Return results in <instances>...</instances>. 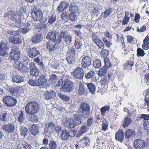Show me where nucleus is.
Wrapping results in <instances>:
<instances>
[{
    "instance_id": "nucleus-1",
    "label": "nucleus",
    "mask_w": 149,
    "mask_h": 149,
    "mask_svg": "<svg viewBox=\"0 0 149 149\" xmlns=\"http://www.w3.org/2000/svg\"><path fill=\"white\" fill-rule=\"evenodd\" d=\"M56 31H53L48 33L46 36V38L47 39H50L47 42V48L50 51H54L56 45V44L59 43H57Z\"/></svg>"
},
{
    "instance_id": "nucleus-2",
    "label": "nucleus",
    "mask_w": 149,
    "mask_h": 149,
    "mask_svg": "<svg viewBox=\"0 0 149 149\" xmlns=\"http://www.w3.org/2000/svg\"><path fill=\"white\" fill-rule=\"evenodd\" d=\"M40 109L38 104L35 102H30L26 105L25 110L26 113L30 115H35Z\"/></svg>"
},
{
    "instance_id": "nucleus-3",
    "label": "nucleus",
    "mask_w": 149,
    "mask_h": 149,
    "mask_svg": "<svg viewBox=\"0 0 149 149\" xmlns=\"http://www.w3.org/2000/svg\"><path fill=\"white\" fill-rule=\"evenodd\" d=\"M90 109L88 104L85 103L81 104L78 113L84 118H88L90 114Z\"/></svg>"
},
{
    "instance_id": "nucleus-4",
    "label": "nucleus",
    "mask_w": 149,
    "mask_h": 149,
    "mask_svg": "<svg viewBox=\"0 0 149 149\" xmlns=\"http://www.w3.org/2000/svg\"><path fill=\"white\" fill-rule=\"evenodd\" d=\"M2 101L4 105L8 107L15 106L17 103V100L15 98L9 95L4 97Z\"/></svg>"
},
{
    "instance_id": "nucleus-5",
    "label": "nucleus",
    "mask_w": 149,
    "mask_h": 149,
    "mask_svg": "<svg viewBox=\"0 0 149 149\" xmlns=\"http://www.w3.org/2000/svg\"><path fill=\"white\" fill-rule=\"evenodd\" d=\"M33 12H32V17L34 21H39L40 22L45 23L47 20L45 17V19L43 18V14L41 11L39 9L35 8L33 10Z\"/></svg>"
},
{
    "instance_id": "nucleus-6",
    "label": "nucleus",
    "mask_w": 149,
    "mask_h": 149,
    "mask_svg": "<svg viewBox=\"0 0 149 149\" xmlns=\"http://www.w3.org/2000/svg\"><path fill=\"white\" fill-rule=\"evenodd\" d=\"M22 13L21 11H19L17 12L16 14H15L14 12L12 10H10L8 13V15H9L10 14L11 15V17H10V19L20 24L21 23V15ZM8 17L9 18V17Z\"/></svg>"
},
{
    "instance_id": "nucleus-7",
    "label": "nucleus",
    "mask_w": 149,
    "mask_h": 149,
    "mask_svg": "<svg viewBox=\"0 0 149 149\" xmlns=\"http://www.w3.org/2000/svg\"><path fill=\"white\" fill-rule=\"evenodd\" d=\"M74 88L73 83L70 81H65L64 85L60 88L61 91L64 92H71Z\"/></svg>"
},
{
    "instance_id": "nucleus-8",
    "label": "nucleus",
    "mask_w": 149,
    "mask_h": 149,
    "mask_svg": "<svg viewBox=\"0 0 149 149\" xmlns=\"http://www.w3.org/2000/svg\"><path fill=\"white\" fill-rule=\"evenodd\" d=\"M92 38L93 42L96 44L100 49H103L104 47L103 43L99 38L97 33L93 32L92 34Z\"/></svg>"
},
{
    "instance_id": "nucleus-9",
    "label": "nucleus",
    "mask_w": 149,
    "mask_h": 149,
    "mask_svg": "<svg viewBox=\"0 0 149 149\" xmlns=\"http://www.w3.org/2000/svg\"><path fill=\"white\" fill-rule=\"evenodd\" d=\"M92 58L91 57L86 55L82 58L81 62V67L84 69L87 68L91 65Z\"/></svg>"
},
{
    "instance_id": "nucleus-10",
    "label": "nucleus",
    "mask_w": 149,
    "mask_h": 149,
    "mask_svg": "<svg viewBox=\"0 0 149 149\" xmlns=\"http://www.w3.org/2000/svg\"><path fill=\"white\" fill-rule=\"evenodd\" d=\"M84 70L79 67L76 68L73 73V77L77 79H81L84 76Z\"/></svg>"
},
{
    "instance_id": "nucleus-11",
    "label": "nucleus",
    "mask_w": 149,
    "mask_h": 149,
    "mask_svg": "<svg viewBox=\"0 0 149 149\" xmlns=\"http://www.w3.org/2000/svg\"><path fill=\"white\" fill-rule=\"evenodd\" d=\"M146 144L144 140L136 139L134 141L133 147L135 149H143L146 147Z\"/></svg>"
},
{
    "instance_id": "nucleus-12",
    "label": "nucleus",
    "mask_w": 149,
    "mask_h": 149,
    "mask_svg": "<svg viewBox=\"0 0 149 149\" xmlns=\"http://www.w3.org/2000/svg\"><path fill=\"white\" fill-rule=\"evenodd\" d=\"M64 125L65 127L70 129L74 128L77 125L73 119L69 118L65 119L64 123Z\"/></svg>"
},
{
    "instance_id": "nucleus-13",
    "label": "nucleus",
    "mask_w": 149,
    "mask_h": 149,
    "mask_svg": "<svg viewBox=\"0 0 149 149\" xmlns=\"http://www.w3.org/2000/svg\"><path fill=\"white\" fill-rule=\"evenodd\" d=\"M30 72L31 75L33 76H35L37 77L39 75L40 71L38 68L35 65L33 62H31L29 64Z\"/></svg>"
},
{
    "instance_id": "nucleus-14",
    "label": "nucleus",
    "mask_w": 149,
    "mask_h": 149,
    "mask_svg": "<svg viewBox=\"0 0 149 149\" xmlns=\"http://www.w3.org/2000/svg\"><path fill=\"white\" fill-rule=\"evenodd\" d=\"M55 125L52 121H50L47 123L45 128V132L46 133L49 134L52 133L54 131V128L55 127Z\"/></svg>"
},
{
    "instance_id": "nucleus-15",
    "label": "nucleus",
    "mask_w": 149,
    "mask_h": 149,
    "mask_svg": "<svg viewBox=\"0 0 149 149\" xmlns=\"http://www.w3.org/2000/svg\"><path fill=\"white\" fill-rule=\"evenodd\" d=\"M9 49L7 44L1 42L0 43V55L4 56L8 55Z\"/></svg>"
},
{
    "instance_id": "nucleus-16",
    "label": "nucleus",
    "mask_w": 149,
    "mask_h": 149,
    "mask_svg": "<svg viewBox=\"0 0 149 149\" xmlns=\"http://www.w3.org/2000/svg\"><path fill=\"white\" fill-rule=\"evenodd\" d=\"M27 52L29 56L32 58L35 57L40 53L39 52L35 47L28 48Z\"/></svg>"
},
{
    "instance_id": "nucleus-17",
    "label": "nucleus",
    "mask_w": 149,
    "mask_h": 149,
    "mask_svg": "<svg viewBox=\"0 0 149 149\" xmlns=\"http://www.w3.org/2000/svg\"><path fill=\"white\" fill-rule=\"evenodd\" d=\"M124 131L121 129H119L116 133L115 139L122 142L124 140Z\"/></svg>"
},
{
    "instance_id": "nucleus-18",
    "label": "nucleus",
    "mask_w": 149,
    "mask_h": 149,
    "mask_svg": "<svg viewBox=\"0 0 149 149\" xmlns=\"http://www.w3.org/2000/svg\"><path fill=\"white\" fill-rule=\"evenodd\" d=\"M3 129L7 133H10L13 132L15 129L14 125L11 124H4L3 125Z\"/></svg>"
},
{
    "instance_id": "nucleus-19",
    "label": "nucleus",
    "mask_w": 149,
    "mask_h": 149,
    "mask_svg": "<svg viewBox=\"0 0 149 149\" xmlns=\"http://www.w3.org/2000/svg\"><path fill=\"white\" fill-rule=\"evenodd\" d=\"M85 77L87 79H91V80L93 81H96L95 72L92 70H90L88 72L85 74Z\"/></svg>"
},
{
    "instance_id": "nucleus-20",
    "label": "nucleus",
    "mask_w": 149,
    "mask_h": 149,
    "mask_svg": "<svg viewBox=\"0 0 149 149\" xmlns=\"http://www.w3.org/2000/svg\"><path fill=\"white\" fill-rule=\"evenodd\" d=\"M38 86H41L45 85L47 79L45 75L42 74L39 77L38 80Z\"/></svg>"
},
{
    "instance_id": "nucleus-21",
    "label": "nucleus",
    "mask_w": 149,
    "mask_h": 149,
    "mask_svg": "<svg viewBox=\"0 0 149 149\" xmlns=\"http://www.w3.org/2000/svg\"><path fill=\"white\" fill-rule=\"evenodd\" d=\"M87 89L86 86L81 83H79L78 92L79 95H86L87 93Z\"/></svg>"
},
{
    "instance_id": "nucleus-22",
    "label": "nucleus",
    "mask_w": 149,
    "mask_h": 149,
    "mask_svg": "<svg viewBox=\"0 0 149 149\" xmlns=\"http://www.w3.org/2000/svg\"><path fill=\"white\" fill-rule=\"evenodd\" d=\"M134 63V60L129 59L127 61V62L124 64V68L125 69L128 70H132V66Z\"/></svg>"
},
{
    "instance_id": "nucleus-23",
    "label": "nucleus",
    "mask_w": 149,
    "mask_h": 149,
    "mask_svg": "<svg viewBox=\"0 0 149 149\" xmlns=\"http://www.w3.org/2000/svg\"><path fill=\"white\" fill-rule=\"evenodd\" d=\"M38 126L36 125L33 124L31 125L30 128L31 134L32 135L35 136L39 133Z\"/></svg>"
},
{
    "instance_id": "nucleus-24",
    "label": "nucleus",
    "mask_w": 149,
    "mask_h": 149,
    "mask_svg": "<svg viewBox=\"0 0 149 149\" xmlns=\"http://www.w3.org/2000/svg\"><path fill=\"white\" fill-rule=\"evenodd\" d=\"M56 93L54 91H52L51 92H46L44 95V97L46 100H48L50 99L54 98L56 96Z\"/></svg>"
},
{
    "instance_id": "nucleus-25",
    "label": "nucleus",
    "mask_w": 149,
    "mask_h": 149,
    "mask_svg": "<svg viewBox=\"0 0 149 149\" xmlns=\"http://www.w3.org/2000/svg\"><path fill=\"white\" fill-rule=\"evenodd\" d=\"M56 37L57 38L56 39L57 43H60L61 42L62 38L65 39L68 36V33L67 31H62L60 34V36L56 35Z\"/></svg>"
},
{
    "instance_id": "nucleus-26",
    "label": "nucleus",
    "mask_w": 149,
    "mask_h": 149,
    "mask_svg": "<svg viewBox=\"0 0 149 149\" xmlns=\"http://www.w3.org/2000/svg\"><path fill=\"white\" fill-rule=\"evenodd\" d=\"M42 36L40 34H38L31 38V41L34 44H36L40 42L42 40Z\"/></svg>"
},
{
    "instance_id": "nucleus-27",
    "label": "nucleus",
    "mask_w": 149,
    "mask_h": 149,
    "mask_svg": "<svg viewBox=\"0 0 149 149\" xmlns=\"http://www.w3.org/2000/svg\"><path fill=\"white\" fill-rule=\"evenodd\" d=\"M142 47L144 50H148L149 48V36H146L143 40Z\"/></svg>"
},
{
    "instance_id": "nucleus-28",
    "label": "nucleus",
    "mask_w": 149,
    "mask_h": 149,
    "mask_svg": "<svg viewBox=\"0 0 149 149\" xmlns=\"http://www.w3.org/2000/svg\"><path fill=\"white\" fill-rule=\"evenodd\" d=\"M24 80V77L21 75L17 74L14 76L12 79L13 82L20 83L23 82Z\"/></svg>"
},
{
    "instance_id": "nucleus-29",
    "label": "nucleus",
    "mask_w": 149,
    "mask_h": 149,
    "mask_svg": "<svg viewBox=\"0 0 149 149\" xmlns=\"http://www.w3.org/2000/svg\"><path fill=\"white\" fill-rule=\"evenodd\" d=\"M143 95H145L144 101L146 104L149 107V87L144 91Z\"/></svg>"
},
{
    "instance_id": "nucleus-30",
    "label": "nucleus",
    "mask_w": 149,
    "mask_h": 149,
    "mask_svg": "<svg viewBox=\"0 0 149 149\" xmlns=\"http://www.w3.org/2000/svg\"><path fill=\"white\" fill-rule=\"evenodd\" d=\"M10 58L13 60H18L20 58V53L10 52L9 54Z\"/></svg>"
},
{
    "instance_id": "nucleus-31",
    "label": "nucleus",
    "mask_w": 149,
    "mask_h": 149,
    "mask_svg": "<svg viewBox=\"0 0 149 149\" xmlns=\"http://www.w3.org/2000/svg\"><path fill=\"white\" fill-rule=\"evenodd\" d=\"M129 114V113L127 117L124 120L123 124V127L124 128L127 127L132 122V120L129 116H128Z\"/></svg>"
},
{
    "instance_id": "nucleus-32",
    "label": "nucleus",
    "mask_w": 149,
    "mask_h": 149,
    "mask_svg": "<svg viewBox=\"0 0 149 149\" xmlns=\"http://www.w3.org/2000/svg\"><path fill=\"white\" fill-rule=\"evenodd\" d=\"M78 8L76 6L74 3H71L70 5L69 11L71 13H76L77 12Z\"/></svg>"
},
{
    "instance_id": "nucleus-33",
    "label": "nucleus",
    "mask_w": 149,
    "mask_h": 149,
    "mask_svg": "<svg viewBox=\"0 0 149 149\" xmlns=\"http://www.w3.org/2000/svg\"><path fill=\"white\" fill-rule=\"evenodd\" d=\"M61 137L63 140H66L69 137L68 132L66 130H63L61 132Z\"/></svg>"
},
{
    "instance_id": "nucleus-34",
    "label": "nucleus",
    "mask_w": 149,
    "mask_h": 149,
    "mask_svg": "<svg viewBox=\"0 0 149 149\" xmlns=\"http://www.w3.org/2000/svg\"><path fill=\"white\" fill-rule=\"evenodd\" d=\"M10 42L15 44H19L22 42V40L20 37H11L9 39Z\"/></svg>"
},
{
    "instance_id": "nucleus-35",
    "label": "nucleus",
    "mask_w": 149,
    "mask_h": 149,
    "mask_svg": "<svg viewBox=\"0 0 149 149\" xmlns=\"http://www.w3.org/2000/svg\"><path fill=\"white\" fill-rule=\"evenodd\" d=\"M81 116H79L77 114H75L74 115L73 120H74L75 122H76L78 125L81 124L82 123V117Z\"/></svg>"
},
{
    "instance_id": "nucleus-36",
    "label": "nucleus",
    "mask_w": 149,
    "mask_h": 149,
    "mask_svg": "<svg viewBox=\"0 0 149 149\" xmlns=\"http://www.w3.org/2000/svg\"><path fill=\"white\" fill-rule=\"evenodd\" d=\"M107 69L105 67V65H104L99 70V71L98 72V75L100 77L104 76L107 72Z\"/></svg>"
},
{
    "instance_id": "nucleus-37",
    "label": "nucleus",
    "mask_w": 149,
    "mask_h": 149,
    "mask_svg": "<svg viewBox=\"0 0 149 149\" xmlns=\"http://www.w3.org/2000/svg\"><path fill=\"white\" fill-rule=\"evenodd\" d=\"M112 12V8L111 7L106 8L105 10L103 12V17L105 18L108 17L111 13Z\"/></svg>"
},
{
    "instance_id": "nucleus-38",
    "label": "nucleus",
    "mask_w": 149,
    "mask_h": 149,
    "mask_svg": "<svg viewBox=\"0 0 149 149\" xmlns=\"http://www.w3.org/2000/svg\"><path fill=\"white\" fill-rule=\"evenodd\" d=\"M25 119L24 116V111L21 110L18 112V121L21 123H22L24 121Z\"/></svg>"
},
{
    "instance_id": "nucleus-39",
    "label": "nucleus",
    "mask_w": 149,
    "mask_h": 149,
    "mask_svg": "<svg viewBox=\"0 0 149 149\" xmlns=\"http://www.w3.org/2000/svg\"><path fill=\"white\" fill-rule=\"evenodd\" d=\"M20 135L24 137H25L27 135L28 133L27 128L24 127H20Z\"/></svg>"
},
{
    "instance_id": "nucleus-40",
    "label": "nucleus",
    "mask_w": 149,
    "mask_h": 149,
    "mask_svg": "<svg viewBox=\"0 0 149 149\" xmlns=\"http://www.w3.org/2000/svg\"><path fill=\"white\" fill-rule=\"evenodd\" d=\"M93 65L95 68H100L101 66V61L98 59H95L93 62Z\"/></svg>"
},
{
    "instance_id": "nucleus-41",
    "label": "nucleus",
    "mask_w": 149,
    "mask_h": 149,
    "mask_svg": "<svg viewBox=\"0 0 149 149\" xmlns=\"http://www.w3.org/2000/svg\"><path fill=\"white\" fill-rule=\"evenodd\" d=\"M125 17L122 21V25H124L127 24L130 20V17L128 16L129 13L128 12L125 11Z\"/></svg>"
},
{
    "instance_id": "nucleus-42",
    "label": "nucleus",
    "mask_w": 149,
    "mask_h": 149,
    "mask_svg": "<svg viewBox=\"0 0 149 149\" xmlns=\"http://www.w3.org/2000/svg\"><path fill=\"white\" fill-rule=\"evenodd\" d=\"M87 86L90 92L91 93H94L96 89L94 85L92 83H89L88 84Z\"/></svg>"
},
{
    "instance_id": "nucleus-43",
    "label": "nucleus",
    "mask_w": 149,
    "mask_h": 149,
    "mask_svg": "<svg viewBox=\"0 0 149 149\" xmlns=\"http://www.w3.org/2000/svg\"><path fill=\"white\" fill-rule=\"evenodd\" d=\"M23 63L20 61H16L14 63L13 66L14 67L19 71L22 67Z\"/></svg>"
},
{
    "instance_id": "nucleus-44",
    "label": "nucleus",
    "mask_w": 149,
    "mask_h": 149,
    "mask_svg": "<svg viewBox=\"0 0 149 149\" xmlns=\"http://www.w3.org/2000/svg\"><path fill=\"white\" fill-rule=\"evenodd\" d=\"M109 51L107 49H103L100 54L101 57L104 58H107L108 56Z\"/></svg>"
},
{
    "instance_id": "nucleus-45",
    "label": "nucleus",
    "mask_w": 149,
    "mask_h": 149,
    "mask_svg": "<svg viewBox=\"0 0 149 149\" xmlns=\"http://www.w3.org/2000/svg\"><path fill=\"white\" fill-rule=\"evenodd\" d=\"M104 61L105 64L104 65H105V67L107 69H108L111 67L112 65L109 58H104Z\"/></svg>"
},
{
    "instance_id": "nucleus-46",
    "label": "nucleus",
    "mask_w": 149,
    "mask_h": 149,
    "mask_svg": "<svg viewBox=\"0 0 149 149\" xmlns=\"http://www.w3.org/2000/svg\"><path fill=\"white\" fill-rule=\"evenodd\" d=\"M145 54V52L143 49L140 48L137 49L136 55L138 57H143Z\"/></svg>"
},
{
    "instance_id": "nucleus-47",
    "label": "nucleus",
    "mask_w": 149,
    "mask_h": 149,
    "mask_svg": "<svg viewBox=\"0 0 149 149\" xmlns=\"http://www.w3.org/2000/svg\"><path fill=\"white\" fill-rule=\"evenodd\" d=\"M31 116L29 117V120L32 123H36L39 120L38 117L35 115H31Z\"/></svg>"
},
{
    "instance_id": "nucleus-48",
    "label": "nucleus",
    "mask_w": 149,
    "mask_h": 149,
    "mask_svg": "<svg viewBox=\"0 0 149 149\" xmlns=\"http://www.w3.org/2000/svg\"><path fill=\"white\" fill-rule=\"evenodd\" d=\"M102 40L105 46L108 48H109L110 46L112 44L111 41L108 40L105 37H103L102 38Z\"/></svg>"
},
{
    "instance_id": "nucleus-49",
    "label": "nucleus",
    "mask_w": 149,
    "mask_h": 149,
    "mask_svg": "<svg viewBox=\"0 0 149 149\" xmlns=\"http://www.w3.org/2000/svg\"><path fill=\"white\" fill-rule=\"evenodd\" d=\"M100 82L101 85L102 86L108 84L109 82L107 78V76H104L101 79Z\"/></svg>"
},
{
    "instance_id": "nucleus-50",
    "label": "nucleus",
    "mask_w": 149,
    "mask_h": 149,
    "mask_svg": "<svg viewBox=\"0 0 149 149\" xmlns=\"http://www.w3.org/2000/svg\"><path fill=\"white\" fill-rule=\"evenodd\" d=\"M110 108L109 106H104L100 109L101 113L102 115H104L106 111H109Z\"/></svg>"
},
{
    "instance_id": "nucleus-51",
    "label": "nucleus",
    "mask_w": 149,
    "mask_h": 149,
    "mask_svg": "<svg viewBox=\"0 0 149 149\" xmlns=\"http://www.w3.org/2000/svg\"><path fill=\"white\" fill-rule=\"evenodd\" d=\"M133 134V132L130 129H128L125 132V137L126 139H129Z\"/></svg>"
},
{
    "instance_id": "nucleus-52",
    "label": "nucleus",
    "mask_w": 149,
    "mask_h": 149,
    "mask_svg": "<svg viewBox=\"0 0 149 149\" xmlns=\"http://www.w3.org/2000/svg\"><path fill=\"white\" fill-rule=\"evenodd\" d=\"M75 13H70L69 14L68 17L69 19L72 22H75L77 20V17Z\"/></svg>"
},
{
    "instance_id": "nucleus-53",
    "label": "nucleus",
    "mask_w": 149,
    "mask_h": 149,
    "mask_svg": "<svg viewBox=\"0 0 149 149\" xmlns=\"http://www.w3.org/2000/svg\"><path fill=\"white\" fill-rule=\"evenodd\" d=\"M57 146V145L55 141H50L49 144V149H56Z\"/></svg>"
},
{
    "instance_id": "nucleus-54",
    "label": "nucleus",
    "mask_w": 149,
    "mask_h": 149,
    "mask_svg": "<svg viewBox=\"0 0 149 149\" xmlns=\"http://www.w3.org/2000/svg\"><path fill=\"white\" fill-rule=\"evenodd\" d=\"M56 15L53 14L49 17L48 20V23L50 24H52L56 21Z\"/></svg>"
},
{
    "instance_id": "nucleus-55",
    "label": "nucleus",
    "mask_w": 149,
    "mask_h": 149,
    "mask_svg": "<svg viewBox=\"0 0 149 149\" xmlns=\"http://www.w3.org/2000/svg\"><path fill=\"white\" fill-rule=\"evenodd\" d=\"M74 45L76 49H80L82 45L81 41L79 39H76L74 43Z\"/></svg>"
},
{
    "instance_id": "nucleus-56",
    "label": "nucleus",
    "mask_w": 149,
    "mask_h": 149,
    "mask_svg": "<svg viewBox=\"0 0 149 149\" xmlns=\"http://www.w3.org/2000/svg\"><path fill=\"white\" fill-rule=\"evenodd\" d=\"M75 56L68 55L67 57L66 60L69 64H71L74 62Z\"/></svg>"
},
{
    "instance_id": "nucleus-57",
    "label": "nucleus",
    "mask_w": 149,
    "mask_h": 149,
    "mask_svg": "<svg viewBox=\"0 0 149 149\" xmlns=\"http://www.w3.org/2000/svg\"><path fill=\"white\" fill-rule=\"evenodd\" d=\"M84 140H85L86 141L84 143V146L83 147L87 146L88 144V143H90V142L89 139L88 137H84L82 138L79 141L82 142Z\"/></svg>"
},
{
    "instance_id": "nucleus-58",
    "label": "nucleus",
    "mask_w": 149,
    "mask_h": 149,
    "mask_svg": "<svg viewBox=\"0 0 149 149\" xmlns=\"http://www.w3.org/2000/svg\"><path fill=\"white\" fill-rule=\"evenodd\" d=\"M29 84L32 86H38V81L34 80L32 79L29 80L28 81Z\"/></svg>"
},
{
    "instance_id": "nucleus-59",
    "label": "nucleus",
    "mask_w": 149,
    "mask_h": 149,
    "mask_svg": "<svg viewBox=\"0 0 149 149\" xmlns=\"http://www.w3.org/2000/svg\"><path fill=\"white\" fill-rule=\"evenodd\" d=\"M87 126L89 128L93 124V119L91 117H89L86 121Z\"/></svg>"
},
{
    "instance_id": "nucleus-60",
    "label": "nucleus",
    "mask_w": 149,
    "mask_h": 149,
    "mask_svg": "<svg viewBox=\"0 0 149 149\" xmlns=\"http://www.w3.org/2000/svg\"><path fill=\"white\" fill-rule=\"evenodd\" d=\"M68 132V134L69 137H73L74 136L76 135L77 132V130L76 129H74L72 130L71 129Z\"/></svg>"
},
{
    "instance_id": "nucleus-61",
    "label": "nucleus",
    "mask_w": 149,
    "mask_h": 149,
    "mask_svg": "<svg viewBox=\"0 0 149 149\" xmlns=\"http://www.w3.org/2000/svg\"><path fill=\"white\" fill-rule=\"evenodd\" d=\"M58 79L56 75L52 74L51 75L50 78V80L52 83L55 84Z\"/></svg>"
},
{
    "instance_id": "nucleus-62",
    "label": "nucleus",
    "mask_w": 149,
    "mask_h": 149,
    "mask_svg": "<svg viewBox=\"0 0 149 149\" xmlns=\"http://www.w3.org/2000/svg\"><path fill=\"white\" fill-rule=\"evenodd\" d=\"M22 66V67H21V68L19 71L22 72L23 73L27 72L29 71V69L28 67L25 65L23 64Z\"/></svg>"
},
{
    "instance_id": "nucleus-63",
    "label": "nucleus",
    "mask_w": 149,
    "mask_h": 149,
    "mask_svg": "<svg viewBox=\"0 0 149 149\" xmlns=\"http://www.w3.org/2000/svg\"><path fill=\"white\" fill-rule=\"evenodd\" d=\"M7 115L6 112L2 113L1 115H0V121H2L3 122H5L6 119V116Z\"/></svg>"
},
{
    "instance_id": "nucleus-64",
    "label": "nucleus",
    "mask_w": 149,
    "mask_h": 149,
    "mask_svg": "<svg viewBox=\"0 0 149 149\" xmlns=\"http://www.w3.org/2000/svg\"><path fill=\"white\" fill-rule=\"evenodd\" d=\"M61 19L62 20L65 21V22L68 21V14L67 13H63L61 14Z\"/></svg>"
}]
</instances>
